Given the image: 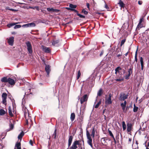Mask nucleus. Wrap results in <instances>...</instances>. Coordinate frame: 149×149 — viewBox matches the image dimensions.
Here are the masks:
<instances>
[{
	"label": "nucleus",
	"instance_id": "nucleus-32",
	"mask_svg": "<svg viewBox=\"0 0 149 149\" xmlns=\"http://www.w3.org/2000/svg\"><path fill=\"white\" fill-rule=\"evenodd\" d=\"M18 23H11L7 25V26L9 27L10 28V27L15 25L16 24H18Z\"/></svg>",
	"mask_w": 149,
	"mask_h": 149
},
{
	"label": "nucleus",
	"instance_id": "nucleus-13",
	"mask_svg": "<svg viewBox=\"0 0 149 149\" xmlns=\"http://www.w3.org/2000/svg\"><path fill=\"white\" fill-rule=\"evenodd\" d=\"M69 8H66L68 10L72 11V10H73L76 8L77 6L76 5H73L72 4H70L69 5Z\"/></svg>",
	"mask_w": 149,
	"mask_h": 149
},
{
	"label": "nucleus",
	"instance_id": "nucleus-12",
	"mask_svg": "<svg viewBox=\"0 0 149 149\" xmlns=\"http://www.w3.org/2000/svg\"><path fill=\"white\" fill-rule=\"evenodd\" d=\"M45 70L47 73V76H49V72L51 71L50 66L49 65H46L45 67Z\"/></svg>",
	"mask_w": 149,
	"mask_h": 149
},
{
	"label": "nucleus",
	"instance_id": "nucleus-36",
	"mask_svg": "<svg viewBox=\"0 0 149 149\" xmlns=\"http://www.w3.org/2000/svg\"><path fill=\"white\" fill-rule=\"evenodd\" d=\"M8 113L9 115H10V116L11 117L13 116V115L12 113L11 109L10 107H9L8 109Z\"/></svg>",
	"mask_w": 149,
	"mask_h": 149
},
{
	"label": "nucleus",
	"instance_id": "nucleus-25",
	"mask_svg": "<svg viewBox=\"0 0 149 149\" xmlns=\"http://www.w3.org/2000/svg\"><path fill=\"white\" fill-rule=\"evenodd\" d=\"M118 4L122 8H124L125 7V5L120 0Z\"/></svg>",
	"mask_w": 149,
	"mask_h": 149
},
{
	"label": "nucleus",
	"instance_id": "nucleus-49",
	"mask_svg": "<svg viewBox=\"0 0 149 149\" xmlns=\"http://www.w3.org/2000/svg\"><path fill=\"white\" fill-rule=\"evenodd\" d=\"M128 74L130 75L132 73V71L131 69H130L128 70Z\"/></svg>",
	"mask_w": 149,
	"mask_h": 149
},
{
	"label": "nucleus",
	"instance_id": "nucleus-26",
	"mask_svg": "<svg viewBox=\"0 0 149 149\" xmlns=\"http://www.w3.org/2000/svg\"><path fill=\"white\" fill-rule=\"evenodd\" d=\"M108 132H109V134L110 136L112 138L113 141H115V142H116V140L114 137L113 134H112V132H111V131L108 130Z\"/></svg>",
	"mask_w": 149,
	"mask_h": 149
},
{
	"label": "nucleus",
	"instance_id": "nucleus-21",
	"mask_svg": "<svg viewBox=\"0 0 149 149\" xmlns=\"http://www.w3.org/2000/svg\"><path fill=\"white\" fill-rule=\"evenodd\" d=\"M43 51L46 53H49L50 52V49L49 48L43 47Z\"/></svg>",
	"mask_w": 149,
	"mask_h": 149
},
{
	"label": "nucleus",
	"instance_id": "nucleus-7",
	"mask_svg": "<svg viewBox=\"0 0 149 149\" xmlns=\"http://www.w3.org/2000/svg\"><path fill=\"white\" fill-rule=\"evenodd\" d=\"M7 94L5 93H3L2 95V103L4 104H6V99L7 98Z\"/></svg>",
	"mask_w": 149,
	"mask_h": 149
},
{
	"label": "nucleus",
	"instance_id": "nucleus-62",
	"mask_svg": "<svg viewBox=\"0 0 149 149\" xmlns=\"http://www.w3.org/2000/svg\"><path fill=\"white\" fill-rule=\"evenodd\" d=\"M26 8H27V9H29V8L31 9L32 7L30 6H29V7H26Z\"/></svg>",
	"mask_w": 149,
	"mask_h": 149
},
{
	"label": "nucleus",
	"instance_id": "nucleus-18",
	"mask_svg": "<svg viewBox=\"0 0 149 149\" xmlns=\"http://www.w3.org/2000/svg\"><path fill=\"white\" fill-rule=\"evenodd\" d=\"M102 89L101 88L99 90V91H98L97 93V96L96 97V100L95 102V104L96 103V102L97 101V98L98 97V96H101L102 95Z\"/></svg>",
	"mask_w": 149,
	"mask_h": 149
},
{
	"label": "nucleus",
	"instance_id": "nucleus-15",
	"mask_svg": "<svg viewBox=\"0 0 149 149\" xmlns=\"http://www.w3.org/2000/svg\"><path fill=\"white\" fill-rule=\"evenodd\" d=\"M144 125V123H143L142 126L140 127V129L138 131L139 133L140 134H141V131H143L145 130V128L144 127H143V125Z\"/></svg>",
	"mask_w": 149,
	"mask_h": 149
},
{
	"label": "nucleus",
	"instance_id": "nucleus-45",
	"mask_svg": "<svg viewBox=\"0 0 149 149\" xmlns=\"http://www.w3.org/2000/svg\"><path fill=\"white\" fill-rule=\"evenodd\" d=\"M82 13H83L85 15H87L88 13V12L87 11L85 10L84 9L82 10Z\"/></svg>",
	"mask_w": 149,
	"mask_h": 149
},
{
	"label": "nucleus",
	"instance_id": "nucleus-61",
	"mask_svg": "<svg viewBox=\"0 0 149 149\" xmlns=\"http://www.w3.org/2000/svg\"><path fill=\"white\" fill-rule=\"evenodd\" d=\"M105 8L107 9H108L109 8V7H108V6L106 4H105Z\"/></svg>",
	"mask_w": 149,
	"mask_h": 149
},
{
	"label": "nucleus",
	"instance_id": "nucleus-57",
	"mask_svg": "<svg viewBox=\"0 0 149 149\" xmlns=\"http://www.w3.org/2000/svg\"><path fill=\"white\" fill-rule=\"evenodd\" d=\"M138 3L139 5H141L142 4V1H138Z\"/></svg>",
	"mask_w": 149,
	"mask_h": 149
},
{
	"label": "nucleus",
	"instance_id": "nucleus-27",
	"mask_svg": "<svg viewBox=\"0 0 149 149\" xmlns=\"http://www.w3.org/2000/svg\"><path fill=\"white\" fill-rule=\"evenodd\" d=\"M143 21V19H140L139 20V22L137 28H141L142 27V25H141V23Z\"/></svg>",
	"mask_w": 149,
	"mask_h": 149
},
{
	"label": "nucleus",
	"instance_id": "nucleus-46",
	"mask_svg": "<svg viewBox=\"0 0 149 149\" xmlns=\"http://www.w3.org/2000/svg\"><path fill=\"white\" fill-rule=\"evenodd\" d=\"M126 41V39H124L121 42V46H122L123 44H124L125 42Z\"/></svg>",
	"mask_w": 149,
	"mask_h": 149
},
{
	"label": "nucleus",
	"instance_id": "nucleus-47",
	"mask_svg": "<svg viewBox=\"0 0 149 149\" xmlns=\"http://www.w3.org/2000/svg\"><path fill=\"white\" fill-rule=\"evenodd\" d=\"M29 24L30 25V26H32L34 27L35 26H36V24H35L33 22L29 23Z\"/></svg>",
	"mask_w": 149,
	"mask_h": 149
},
{
	"label": "nucleus",
	"instance_id": "nucleus-3",
	"mask_svg": "<svg viewBox=\"0 0 149 149\" xmlns=\"http://www.w3.org/2000/svg\"><path fill=\"white\" fill-rule=\"evenodd\" d=\"M95 78H94V75H91L86 80V82L88 83L89 85L93 86L94 83Z\"/></svg>",
	"mask_w": 149,
	"mask_h": 149
},
{
	"label": "nucleus",
	"instance_id": "nucleus-43",
	"mask_svg": "<svg viewBox=\"0 0 149 149\" xmlns=\"http://www.w3.org/2000/svg\"><path fill=\"white\" fill-rule=\"evenodd\" d=\"M77 15L79 16L80 17L82 18H84L85 17L84 16L81 15L79 13L77 14Z\"/></svg>",
	"mask_w": 149,
	"mask_h": 149
},
{
	"label": "nucleus",
	"instance_id": "nucleus-9",
	"mask_svg": "<svg viewBox=\"0 0 149 149\" xmlns=\"http://www.w3.org/2000/svg\"><path fill=\"white\" fill-rule=\"evenodd\" d=\"M14 41V38L13 37H11L8 39V42L9 45L13 46V45Z\"/></svg>",
	"mask_w": 149,
	"mask_h": 149
},
{
	"label": "nucleus",
	"instance_id": "nucleus-31",
	"mask_svg": "<svg viewBox=\"0 0 149 149\" xmlns=\"http://www.w3.org/2000/svg\"><path fill=\"white\" fill-rule=\"evenodd\" d=\"M86 136L88 140L92 139L88 131L87 130H86Z\"/></svg>",
	"mask_w": 149,
	"mask_h": 149
},
{
	"label": "nucleus",
	"instance_id": "nucleus-64",
	"mask_svg": "<svg viewBox=\"0 0 149 149\" xmlns=\"http://www.w3.org/2000/svg\"><path fill=\"white\" fill-rule=\"evenodd\" d=\"M128 52H127L125 54V56H126L128 54Z\"/></svg>",
	"mask_w": 149,
	"mask_h": 149
},
{
	"label": "nucleus",
	"instance_id": "nucleus-23",
	"mask_svg": "<svg viewBox=\"0 0 149 149\" xmlns=\"http://www.w3.org/2000/svg\"><path fill=\"white\" fill-rule=\"evenodd\" d=\"M101 102H102V100L100 99L99 100V101L95 105L94 104L93 106V107L95 108H98L99 106V105L101 104Z\"/></svg>",
	"mask_w": 149,
	"mask_h": 149
},
{
	"label": "nucleus",
	"instance_id": "nucleus-1",
	"mask_svg": "<svg viewBox=\"0 0 149 149\" xmlns=\"http://www.w3.org/2000/svg\"><path fill=\"white\" fill-rule=\"evenodd\" d=\"M115 73L116 74L115 80L117 81H123L124 77L123 76L122 72L123 71V73H124V70H122L120 67L118 66L115 69Z\"/></svg>",
	"mask_w": 149,
	"mask_h": 149
},
{
	"label": "nucleus",
	"instance_id": "nucleus-16",
	"mask_svg": "<svg viewBox=\"0 0 149 149\" xmlns=\"http://www.w3.org/2000/svg\"><path fill=\"white\" fill-rule=\"evenodd\" d=\"M73 138V137L72 136H69V138L68 140V147H69L70 146L72 142Z\"/></svg>",
	"mask_w": 149,
	"mask_h": 149
},
{
	"label": "nucleus",
	"instance_id": "nucleus-60",
	"mask_svg": "<svg viewBox=\"0 0 149 149\" xmlns=\"http://www.w3.org/2000/svg\"><path fill=\"white\" fill-rule=\"evenodd\" d=\"M134 61H135L136 62H137V56H135Z\"/></svg>",
	"mask_w": 149,
	"mask_h": 149
},
{
	"label": "nucleus",
	"instance_id": "nucleus-54",
	"mask_svg": "<svg viewBox=\"0 0 149 149\" xmlns=\"http://www.w3.org/2000/svg\"><path fill=\"white\" fill-rule=\"evenodd\" d=\"M122 109L123 111L124 112H125L126 110H125V108L126 107H122Z\"/></svg>",
	"mask_w": 149,
	"mask_h": 149
},
{
	"label": "nucleus",
	"instance_id": "nucleus-50",
	"mask_svg": "<svg viewBox=\"0 0 149 149\" xmlns=\"http://www.w3.org/2000/svg\"><path fill=\"white\" fill-rule=\"evenodd\" d=\"M122 56V54H118L117 55V56L118 58L119 59L121 58V56Z\"/></svg>",
	"mask_w": 149,
	"mask_h": 149
},
{
	"label": "nucleus",
	"instance_id": "nucleus-39",
	"mask_svg": "<svg viewBox=\"0 0 149 149\" xmlns=\"http://www.w3.org/2000/svg\"><path fill=\"white\" fill-rule=\"evenodd\" d=\"M92 139L88 140L87 141L88 143L92 148Z\"/></svg>",
	"mask_w": 149,
	"mask_h": 149
},
{
	"label": "nucleus",
	"instance_id": "nucleus-48",
	"mask_svg": "<svg viewBox=\"0 0 149 149\" xmlns=\"http://www.w3.org/2000/svg\"><path fill=\"white\" fill-rule=\"evenodd\" d=\"M22 27H28L30 26V25L29 24V23L23 25L22 26Z\"/></svg>",
	"mask_w": 149,
	"mask_h": 149
},
{
	"label": "nucleus",
	"instance_id": "nucleus-41",
	"mask_svg": "<svg viewBox=\"0 0 149 149\" xmlns=\"http://www.w3.org/2000/svg\"><path fill=\"white\" fill-rule=\"evenodd\" d=\"M53 136L54 138L55 139L56 138V129L53 134Z\"/></svg>",
	"mask_w": 149,
	"mask_h": 149
},
{
	"label": "nucleus",
	"instance_id": "nucleus-59",
	"mask_svg": "<svg viewBox=\"0 0 149 149\" xmlns=\"http://www.w3.org/2000/svg\"><path fill=\"white\" fill-rule=\"evenodd\" d=\"M138 49L137 48L136 52H135V56H137V51H138Z\"/></svg>",
	"mask_w": 149,
	"mask_h": 149
},
{
	"label": "nucleus",
	"instance_id": "nucleus-28",
	"mask_svg": "<svg viewBox=\"0 0 149 149\" xmlns=\"http://www.w3.org/2000/svg\"><path fill=\"white\" fill-rule=\"evenodd\" d=\"M8 80V78L6 77L2 78L1 79V81L3 82H7Z\"/></svg>",
	"mask_w": 149,
	"mask_h": 149
},
{
	"label": "nucleus",
	"instance_id": "nucleus-30",
	"mask_svg": "<svg viewBox=\"0 0 149 149\" xmlns=\"http://www.w3.org/2000/svg\"><path fill=\"white\" fill-rule=\"evenodd\" d=\"M58 42V40H54L53 41L52 45L54 46H57Z\"/></svg>",
	"mask_w": 149,
	"mask_h": 149
},
{
	"label": "nucleus",
	"instance_id": "nucleus-4",
	"mask_svg": "<svg viewBox=\"0 0 149 149\" xmlns=\"http://www.w3.org/2000/svg\"><path fill=\"white\" fill-rule=\"evenodd\" d=\"M26 44L27 47V49L29 53L31 54L33 52V50L31 42L29 41H27L26 42Z\"/></svg>",
	"mask_w": 149,
	"mask_h": 149
},
{
	"label": "nucleus",
	"instance_id": "nucleus-6",
	"mask_svg": "<svg viewBox=\"0 0 149 149\" xmlns=\"http://www.w3.org/2000/svg\"><path fill=\"white\" fill-rule=\"evenodd\" d=\"M88 98V96L87 94L84 95L80 99L81 104H83L84 102L86 101Z\"/></svg>",
	"mask_w": 149,
	"mask_h": 149
},
{
	"label": "nucleus",
	"instance_id": "nucleus-53",
	"mask_svg": "<svg viewBox=\"0 0 149 149\" xmlns=\"http://www.w3.org/2000/svg\"><path fill=\"white\" fill-rule=\"evenodd\" d=\"M33 141L32 140H30L29 143L31 146H33Z\"/></svg>",
	"mask_w": 149,
	"mask_h": 149
},
{
	"label": "nucleus",
	"instance_id": "nucleus-2",
	"mask_svg": "<svg viewBox=\"0 0 149 149\" xmlns=\"http://www.w3.org/2000/svg\"><path fill=\"white\" fill-rule=\"evenodd\" d=\"M84 148V141L83 140H76L74 141L70 148V149H82Z\"/></svg>",
	"mask_w": 149,
	"mask_h": 149
},
{
	"label": "nucleus",
	"instance_id": "nucleus-22",
	"mask_svg": "<svg viewBox=\"0 0 149 149\" xmlns=\"http://www.w3.org/2000/svg\"><path fill=\"white\" fill-rule=\"evenodd\" d=\"M9 126L10 128L9 129H8L7 130V132H8L12 130L14 128V124H13L12 123H10L9 124Z\"/></svg>",
	"mask_w": 149,
	"mask_h": 149
},
{
	"label": "nucleus",
	"instance_id": "nucleus-5",
	"mask_svg": "<svg viewBox=\"0 0 149 149\" xmlns=\"http://www.w3.org/2000/svg\"><path fill=\"white\" fill-rule=\"evenodd\" d=\"M128 94H125V93H122L120 95V97L119 99L120 101H124L128 97Z\"/></svg>",
	"mask_w": 149,
	"mask_h": 149
},
{
	"label": "nucleus",
	"instance_id": "nucleus-17",
	"mask_svg": "<svg viewBox=\"0 0 149 149\" xmlns=\"http://www.w3.org/2000/svg\"><path fill=\"white\" fill-rule=\"evenodd\" d=\"M127 130L128 132H130L131 130L132 125L131 123H128L127 125Z\"/></svg>",
	"mask_w": 149,
	"mask_h": 149
},
{
	"label": "nucleus",
	"instance_id": "nucleus-35",
	"mask_svg": "<svg viewBox=\"0 0 149 149\" xmlns=\"http://www.w3.org/2000/svg\"><path fill=\"white\" fill-rule=\"evenodd\" d=\"M138 109V107H136L135 104H134V105L133 111L134 112H136L137 111Z\"/></svg>",
	"mask_w": 149,
	"mask_h": 149
},
{
	"label": "nucleus",
	"instance_id": "nucleus-19",
	"mask_svg": "<svg viewBox=\"0 0 149 149\" xmlns=\"http://www.w3.org/2000/svg\"><path fill=\"white\" fill-rule=\"evenodd\" d=\"M140 61L141 65V69L143 70L144 67V63L143 58L142 57H140Z\"/></svg>",
	"mask_w": 149,
	"mask_h": 149
},
{
	"label": "nucleus",
	"instance_id": "nucleus-42",
	"mask_svg": "<svg viewBox=\"0 0 149 149\" xmlns=\"http://www.w3.org/2000/svg\"><path fill=\"white\" fill-rule=\"evenodd\" d=\"M31 9H36V10L38 11H39L40 10V8L38 6H36L35 7H32Z\"/></svg>",
	"mask_w": 149,
	"mask_h": 149
},
{
	"label": "nucleus",
	"instance_id": "nucleus-33",
	"mask_svg": "<svg viewBox=\"0 0 149 149\" xmlns=\"http://www.w3.org/2000/svg\"><path fill=\"white\" fill-rule=\"evenodd\" d=\"M95 131L94 128H93L92 129V131L91 134V136L93 138H94L95 137Z\"/></svg>",
	"mask_w": 149,
	"mask_h": 149
},
{
	"label": "nucleus",
	"instance_id": "nucleus-52",
	"mask_svg": "<svg viewBox=\"0 0 149 149\" xmlns=\"http://www.w3.org/2000/svg\"><path fill=\"white\" fill-rule=\"evenodd\" d=\"M116 31L117 32V33L118 34L120 33V29L119 28H117Z\"/></svg>",
	"mask_w": 149,
	"mask_h": 149
},
{
	"label": "nucleus",
	"instance_id": "nucleus-20",
	"mask_svg": "<svg viewBox=\"0 0 149 149\" xmlns=\"http://www.w3.org/2000/svg\"><path fill=\"white\" fill-rule=\"evenodd\" d=\"M21 149V143L20 142H17L15 144L14 149Z\"/></svg>",
	"mask_w": 149,
	"mask_h": 149
},
{
	"label": "nucleus",
	"instance_id": "nucleus-10",
	"mask_svg": "<svg viewBox=\"0 0 149 149\" xmlns=\"http://www.w3.org/2000/svg\"><path fill=\"white\" fill-rule=\"evenodd\" d=\"M47 10L49 12H56L58 13L59 11H60V10L57 9H54L53 8H47Z\"/></svg>",
	"mask_w": 149,
	"mask_h": 149
},
{
	"label": "nucleus",
	"instance_id": "nucleus-34",
	"mask_svg": "<svg viewBox=\"0 0 149 149\" xmlns=\"http://www.w3.org/2000/svg\"><path fill=\"white\" fill-rule=\"evenodd\" d=\"M6 113L5 111L3 109H1L0 110V115H3Z\"/></svg>",
	"mask_w": 149,
	"mask_h": 149
},
{
	"label": "nucleus",
	"instance_id": "nucleus-11",
	"mask_svg": "<svg viewBox=\"0 0 149 149\" xmlns=\"http://www.w3.org/2000/svg\"><path fill=\"white\" fill-rule=\"evenodd\" d=\"M7 82L11 85H14L15 83V81L10 78H8Z\"/></svg>",
	"mask_w": 149,
	"mask_h": 149
},
{
	"label": "nucleus",
	"instance_id": "nucleus-51",
	"mask_svg": "<svg viewBox=\"0 0 149 149\" xmlns=\"http://www.w3.org/2000/svg\"><path fill=\"white\" fill-rule=\"evenodd\" d=\"M130 76V75L128 74L127 75H126L125 76V79H129V77Z\"/></svg>",
	"mask_w": 149,
	"mask_h": 149
},
{
	"label": "nucleus",
	"instance_id": "nucleus-24",
	"mask_svg": "<svg viewBox=\"0 0 149 149\" xmlns=\"http://www.w3.org/2000/svg\"><path fill=\"white\" fill-rule=\"evenodd\" d=\"M24 135V133L23 131H22L21 133L18 136V138L20 140L22 139V137Z\"/></svg>",
	"mask_w": 149,
	"mask_h": 149
},
{
	"label": "nucleus",
	"instance_id": "nucleus-44",
	"mask_svg": "<svg viewBox=\"0 0 149 149\" xmlns=\"http://www.w3.org/2000/svg\"><path fill=\"white\" fill-rule=\"evenodd\" d=\"M21 27V26L20 25H16L14 27V28L15 29H16L17 28H20Z\"/></svg>",
	"mask_w": 149,
	"mask_h": 149
},
{
	"label": "nucleus",
	"instance_id": "nucleus-37",
	"mask_svg": "<svg viewBox=\"0 0 149 149\" xmlns=\"http://www.w3.org/2000/svg\"><path fill=\"white\" fill-rule=\"evenodd\" d=\"M122 126L123 130H125L126 129V125L124 121L122 122Z\"/></svg>",
	"mask_w": 149,
	"mask_h": 149
},
{
	"label": "nucleus",
	"instance_id": "nucleus-29",
	"mask_svg": "<svg viewBox=\"0 0 149 149\" xmlns=\"http://www.w3.org/2000/svg\"><path fill=\"white\" fill-rule=\"evenodd\" d=\"M75 118V115L74 113H72L71 114L70 119L72 121H73Z\"/></svg>",
	"mask_w": 149,
	"mask_h": 149
},
{
	"label": "nucleus",
	"instance_id": "nucleus-38",
	"mask_svg": "<svg viewBox=\"0 0 149 149\" xmlns=\"http://www.w3.org/2000/svg\"><path fill=\"white\" fill-rule=\"evenodd\" d=\"M127 104L126 101L125 100L124 101L123 103H122L120 104L121 106L122 107H126Z\"/></svg>",
	"mask_w": 149,
	"mask_h": 149
},
{
	"label": "nucleus",
	"instance_id": "nucleus-58",
	"mask_svg": "<svg viewBox=\"0 0 149 149\" xmlns=\"http://www.w3.org/2000/svg\"><path fill=\"white\" fill-rule=\"evenodd\" d=\"M86 6H87V8H88V9H89V8L90 5H89V4L88 3H86Z\"/></svg>",
	"mask_w": 149,
	"mask_h": 149
},
{
	"label": "nucleus",
	"instance_id": "nucleus-14",
	"mask_svg": "<svg viewBox=\"0 0 149 149\" xmlns=\"http://www.w3.org/2000/svg\"><path fill=\"white\" fill-rule=\"evenodd\" d=\"M27 114V113L26 112H24V116H25V118L26 119V125H28V124L29 122L30 121L31 122V120L30 118H28V119H27L26 118V115Z\"/></svg>",
	"mask_w": 149,
	"mask_h": 149
},
{
	"label": "nucleus",
	"instance_id": "nucleus-63",
	"mask_svg": "<svg viewBox=\"0 0 149 149\" xmlns=\"http://www.w3.org/2000/svg\"><path fill=\"white\" fill-rule=\"evenodd\" d=\"M10 10H12L13 11H16V10H15V9H10Z\"/></svg>",
	"mask_w": 149,
	"mask_h": 149
},
{
	"label": "nucleus",
	"instance_id": "nucleus-55",
	"mask_svg": "<svg viewBox=\"0 0 149 149\" xmlns=\"http://www.w3.org/2000/svg\"><path fill=\"white\" fill-rule=\"evenodd\" d=\"M72 11H74L75 13H76L77 15V14L79 13L78 11L75 9H74L73 10H72Z\"/></svg>",
	"mask_w": 149,
	"mask_h": 149
},
{
	"label": "nucleus",
	"instance_id": "nucleus-56",
	"mask_svg": "<svg viewBox=\"0 0 149 149\" xmlns=\"http://www.w3.org/2000/svg\"><path fill=\"white\" fill-rule=\"evenodd\" d=\"M104 52V51L103 50H102L100 53V56H102V55H103Z\"/></svg>",
	"mask_w": 149,
	"mask_h": 149
},
{
	"label": "nucleus",
	"instance_id": "nucleus-8",
	"mask_svg": "<svg viewBox=\"0 0 149 149\" xmlns=\"http://www.w3.org/2000/svg\"><path fill=\"white\" fill-rule=\"evenodd\" d=\"M112 95V94H110L109 95V97L108 98L106 99L105 103L106 104H109L112 103V101L111 100Z\"/></svg>",
	"mask_w": 149,
	"mask_h": 149
},
{
	"label": "nucleus",
	"instance_id": "nucleus-40",
	"mask_svg": "<svg viewBox=\"0 0 149 149\" xmlns=\"http://www.w3.org/2000/svg\"><path fill=\"white\" fill-rule=\"evenodd\" d=\"M81 72L80 70H79L77 72V79H79L81 76Z\"/></svg>",
	"mask_w": 149,
	"mask_h": 149
}]
</instances>
